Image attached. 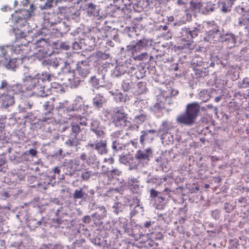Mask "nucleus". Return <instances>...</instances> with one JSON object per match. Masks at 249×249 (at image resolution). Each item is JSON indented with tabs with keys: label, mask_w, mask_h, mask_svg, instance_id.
Instances as JSON below:
<instances>
[{
	"label": "nucleus",
	"mask_w": 249,
	"mask_h": 249,
	"mask_svg": "<svg viewBox=\"0 0 249 249\" xmlns=\"http://www.w3.org/2000/svg\"><path fill=\"white\" fill-rule=\"evenodd\" d=\"M21 85H11L6 80H2L0 85V103L1 107L7 108L15 103L14 95L23 92Z\"/></svg>",
	"instance_id": "1"
},
{
	"label": "nucleus",
	"mask_w": 249,
	"mask_h": 249,
	"mask_svg": "<svg viewBox=\"0 0 249 249\" xmlns=\"http://www.w3.org/2000/svg\"><path fill=\"white\" fill-rule=\"evenodd\" d=\"M90 73V66L86 60L79 61L76 67L74 74H66L64 79L68 80L64 84L71 88H76L82 81V78L86 77Z\"/></svg>",
	"instance_id": "2"
},
{
	"label": "nucleus",
	"mask_w": 249,
	"mask_h": 249,
	"mask_svg": "<svg viewBox=\"0 0 249 249\" xmlns=\"http://www.w3.org/2000/svg\"><path fill=\"white\" fill-rule=\"evenodd\" d=\"M200 110L199 105L197 103L187 105L185 112L179 115L177 118V121L180 124L186 125H192L198 116Z\"/></svg>",
	"instance_id": "3"
},
{
	"label": "nucleus",
	"mask_w": 249,
	"mask_h": 249,
	"mask_svg": "<svg viewBox=\"0 0 249 249\" xmlns=\"http://www.w3.org/2000/svg\"><path fill=\"white\" fill-rule=\"evenodd\" d=\"M111 120L112 124L116 127L123 128L130 123L127 120V114L124 111L123 107H114L111 111Z\"/></svg>",
	"instance_id": "4"
},
{
	"label": "nucleus",
	"mask_w": 249,
	"mask_h": 249,
	"mask_svg": "<svg viewBox=\"0 0 249 249\" xmlns=\"http://www.w3.org/2000/svg\"><path fill=\"white\" fill-rule=\"evenodd\" d=\"M43 81L42 79L39 78V74H37L34 76L30 73H24V77L23 79V87L25 89L32 90L36 87L40 86V80Z\"/></svg>",
	"instance_id": "5"
},
{
	"label": "nucleus",
	"mask_w": 249,
	"mask_h": 249,
	"mask_svg": "<svg viewBox=\"0 0 249 249\" xmlns=\"http://www.w3.org/2000/svg\"><path fill=\"white\" fill-rule=\"evenodd\" d=\"M221 37L222 35L218 26L215 24H209V31L205 36V40L214 44L220 42Z\"/></svg>",
	"instance_id": "6"
},
{
	"label": "nucleus",
	"mask_w": 249,
	"mask_h": 249,
	"mask_svg": "<svg viewBox=\"0 0 249 249\" xmlns=\"http://www.w3.org/2000/svg\"><path fill=\"white\" fill-rule=\"evenodd\" d=\"M15 53L20 55L18 60H24L26 58L31 52L30 47L28 44H16L12 46L10 48Z\"/></svg>",
	"instance_id": "7"
},
{
	"label": "nucleus",
	"mask_w": 249,
	"mask_h": 249,
	"mask_svg": "<svg viewBox=\"0 0 249 249\" xmlns=\"http://www.w3.org/2000/svg\"><path fill=\"white\" fill-rule=\"evenodd\" d=\"M36 46L38 49L37 53H36L37 57L44 58L49 55L48 49L49 44L46 39L41 38L38 40Z\"/></svg>",
	"instance_id": "8"
},
{
	"label": "nucleus",
	"mask_w": 249,
	"mask_h": 249,
	"mask_svg": "<svg viewBox=\"0 0 249 249\" xmlns=\"http://www.w3.org/2000/svg\"><path fill=\"white\" fill-rule=\"evenodd\" d=\"M88 144L90 147L96 150L99 154L103 155L107 152L106 140L96 141L94 143L90 142Z\"/></svg>",
	"instance_id": "9"
},
{
	"label": "nucleus",
	"mask_w": 249,
	"mask_h": 249,
	"mask_svg": "<svg viewBox=\"0 0 249 249\" xmlns=\"http://www.w3.org/2000/svg\"><path fill=\"white\" fill-rule=\"evenodd\" d=\"M220 42L224 43L229 48H231L236 44V39L234 35L226 34L222 36Z\"/></svg>",
	"instance_id": "10"
},
{
	"label": "nucleus",
	"mask_w": 249,
	"mask_h": 249,
	"mask_svg": "<svg viewBox=\"0 0 249 249\" xmlns=\"http://www.w3.org/2000/svg\"><path fill=\"white\" fill-rule=\"evenodd\" d=\"M18 61L22 62V60H18V57L17 58L10 59L8 63L7 59L5 57L3 58L0 62V66L3 65L7 69H11L15 70V69L18 66Z\"/></svg>",
	"instance_id": "11"
},
{
	"label": "nucleus",
	"mask_w": 249,
	"mask_h": 249,
	"mask_svg": "<svg viewBox=\"0 0 249 249\" xmlns=\"http://www.w3.org/2000/svg\"><path fill=\"white\" fill-rule=\"evenodd\" d=\"M148 41L147 40L143 39L139 40L135 45L132 46L133 55L140 53L143 48L148 46Z\"/></svg>",
	"instance_id": "12"
},
{
	"label": "nucleus",
	"mask_w": 249,
	"mask_h": 249,
	"mask_svg": "<svg viewBox=\"0 0 249 249\" xmlns=\"http://www.w3.org/2000/svg\"><path fill=\"white\" fill-rule=\"evenodd\" d=\"M90 130L99 137L103 138L105 134V132L99 127L98 121H94L91 123Z\"/></svg>",
	"instance_id": "13"
},
{
	"label": "nucleus",
	"mask_w": 249,
	"mask_h": 249,
	"mask_svg": "<svg viewBox=\"0 0 249 249\" xmlns=\"http://www.w3.org/2000/svg\"><path fill=\"white\" fill-rule=\"evenodd\" d=\"M152 154V151L150 148L145 149L144 151L138 150L136 155L135 158L140 160H149V157Z\"/></svg>",
	"instance_id": "14"
},
{
	"label": "nucleus",
	"mask_w": 249,
	"mask_h": 249,
	"mask_svg": "<svg viewBox=\"0 0 249 249\" xmlns=\"http://www.w3.org/2000/svg\"><path fill=\"white\" fill-rule=\"evenodd\" d=\"M156 132L154 129H150L149 130L142 131V135L140 137V142L143 144L145 140H152L153 139V136H150L151 134H153Z\"/></svg>",
	"instance_id": "15"
},
{
	"label": "nucleus",
	"mask_w": 249,
	"mask_h": 249,
	"mask_svg": "<svg viewBox=\"0 0 249 249\" xmlns=\"http://www.w3.org/2000/svg\"><path fill=\"white\" fill-rule=\"evenodd\" d=\"M164 97L162 96H158L157 102L153 105L152 108L155 111H159L164 107V104L163 102Z\"/></svg>",
	"instance_id": "16"
},
{
	"label": "nucleus",
	"mask_w": 249,
	"mask_h": 249,
	"mask_svg": "<svg viewBox=\"0 0 249 249\" xmlns=\"http://www.w3.org/2000/svg\"><path fill=\"white\" fill-rule=\"evenodd\" d=\"M79 159L83 161H85L88 165L93 164L96 159L95 155L91 154L88 157L85 153H82L79 157Z\"/></svg>",
	"instance_id": "17"
},
{
	"label": "nucleus",
	"mask_w": 249,
	"mask_h": 249,
	"mask_svg": "<svg viewBox=\"0 0 249 249\" xmlns=\"http://www.w3.org/2000/svg\"><path fill=\"white\" fill-rule=\"evenodd\" d=\"M86 10L88 15L90 16H98L99 14L98 10L96 8V5L92 3H89L87 4Z\"/></svg>",
	"instance_id": "18"
},
{
	"label": "nucleus",
	"mask_w": 249,
	"mask_h": 249,
	"mask_svg": "<svg viewBox=\"0 0 249 249\" xmlns=\"http://www.w3.org/2000/svg\"><path fill=\"white\" fill-rule=\"evenodd\" d=\"M105 166H102V171L104 174H107L109 178H114L120 175L121 172L117 169H112L110 171L104 170Z\"/></svg>",
	"instance_id": "19"
},
{
	"label": "nucleus",
	"mask_w": 249,
	"mask_h": 249,
	"mask_svg": "<svg viewBox=\"0 0 249 249\" xmlns=\"http://www.w3.org/2000/svg\"><path fill=\"white\" fill-rule=\"evenodd\" d=\"M105 101L104 97L99 93L97 94L93 98L94 105L98 107H101Z\"/></svg>",
	"instance_id": "20"
},
{
	"label": "nucleus",
	"mask_w": 249,
	"mask_h": 249,
	"mask_svg": "<svg viewBox=\"0 0 249 249\" xmlns=\"http://www.w3.org/2000/svg\"><path fill=\"white\" fill-rule=\"evenodd\" d=\"M249 24V14H243L239 18L238 25L239 26H246Z\"/></svg>",
	"instance_id": "21"
},
{
	"label": "nucleus",
	"mask_w": 249,
	"mask_h": 249,
	"mask_svg": "<svg viewBox=\"0 0 249 249\" xmlns=\"http://www.w3.org/2000/svg\"><path fill=\"white\" fill-rule=\"evenodd\" d=\"M78 138L73 135H70L69 139L66 141L65 144L69 146H76L78 144Z\"/></svg>",
	"instance_id": "22"
},
{
	"label": "nucleus",
	"mask_w": 249,
	"mask_h": 249,
	"mask_svg": "<svg viewBox=\"0 0 249 249\" xmlns=\"http://www.w3.org/2000/svg\"><path fill=\"white\" fill-rule=\"evenodd\" d=\"M42 120L43 122H46L48 123L52 122L54 120L52 111H47L45 112L42 116Z\"/></svg>",
	"instance_id": "23"
},
{
	"label": "nucleus",
	"mask_w": 249,
	"mask_h": 249,
	"mask_svg": "<svg viewBox=\"0 0 249 249\" xmlns=\"http://www.w3.org/2000/svg\"><path fill=\"white\" fill-rule=\"evenodd\" d=\"M81 129L78 124L75 123H71V135L77 137L78 134L81 131Z\"/></svg>",
	"instance_id": "24"
},
{
	"label": "nucleus",
	"mask_w": 249,
	"mask_h": 249,
	"mask_svg": "<svg viewBox=\"0 0 249 249\" xmlns=\"http://www.w3.org/2000/svg\"><path fill=\"white\" fill-rule=\"evenodd\" d=\"M42 224V221L41 220L36 221V218L31 219L29 221L28 227L30 229H34L40 226Z\"/></svg>",
	"instance_id": "25"
},
{
	"label": "nucleus",
	"mask_w": 249,
	"mask_h": 249,
	"mask_svg": "<svg viewBox=\"0 0 249 249\" xmlns=\"http://www.w3.org/2000/svg\"><path fill=\"white\" fill-rule=\"evenodd\" d=\"M201 7V3L199 1L194 0H192L190 1V8L192 10L200 9Z\"/></svg>",
	"instance_id": "26"
},
{
	"label": "nucleus",
	"mask_w": 249,
	"mask_h": 249,
	"mask_svg": "<svg viewBox=\"0 0 249 249\" xmlns=\"http://www.w3.org/2000/svg\"><path fill=\"white\" fill-rule=\"evenodd\" d=\"M84 196L83 189L81 188L80 190H75L73 194V198L74 199L82 198Z\"/></svg>",
	"instance_id": "27"
},
{
	"label": "nucleus",
	"mask_w": 249,
	"mask_h": 249,
	"mask_svg": "<svg viewBox=\"0 0 249 249\" xmlns=\"http://www.w3.org/2000/svg\"><path fill=\"white\" fill-rule=\"evenodd\" d=\"M183 41L184 42L183 45L178 46V49H184L188 48L190 50H192L193 49V47L192 46L193 42H191V41H188V40L185 41L184 40H183Z\"/></svg>",
	"instance_id": "28"
},
{
	"label": "nucleus",
	"mask_w": 249,
	"mask_h": 249,
	"mask_svg": "<svg viewBox=\"0 0 249 249\" xmlns=\"http://www.w3.org/2000/svg\"><path fill=\"white\" fill-rule=\"evenodd\" d=\"M87 120L86 118L82 116H78L76 117V124H78L79 125L81 124L82 125H87Z\"/></svg>",
	"instance_id": "29"
},
{
	"label": "nucleus",
	"mask_w": 249,
	"mask_h": 249,
	"mask_svg": "<svg viewBox=\"0 0 249 249\" xmlns=\"http://www.w3.org/2000/svg\"><path fill=\"white\" fill-rule=\"evenodd\" d=\"M95 173H92L91 171H86L82 173L81 178L85 180H88L91 176L94 175Z\"/></svg>",
	"instance_id": "30"
},
{
	"label": "nucleus",
	"mask_w": 249,
	"mask_h": 249,
	"mask_svg": "<svg viewBox=\"0 0 249 249\" xmlns=\"http://www.w3.org/2000/svg\"><path fill=\"white\" fill-rule=\"evenodd\" d=\"M135 59L138 60H142L143 59H146L147 57V53L145 52L141 53L140 54L137 53L133 55Z\"/></svg>",
	"instance_id": "31"
},
{
	"label": "nucleus",
	"mask_w": 249,
	"mask_h": 249,
	"mask_svg": "<svg viewBox=\"0 0 249 249\" xmlns=\"http://www.w3.org/2000/svg\"><path fill=\"white\" fill-rule=\"evenodd\" d=\"M115 98L117 100L121 102H124L126 100L125 97L121 92L117 93Z\"/></svg>",
	"instance_id": "32"
},
{
	"label": "nucleus",
	"mask_w": 249,
	"mask_h": 249,
	"mask_svg": "<svg viewBox=\"0 0 249 249\" xmlns=\"http://www.w3.org/2000/svg\"><path fill=\"white\" fill-rule=\"evenodd\" d=\"M172 126L171 124H169L167 122H164L162 124V131L163 132L167 133L168 130L171 129Z\"/></svg>",
	"instance_id": "33"
},
{
	"label": "nucleus",
	"mask_w": 249,
	"mask_h": 249,
	"mask_svg": "<svg viewBox=\"0 0 249 249\" xmlns=\"http://www.w3.org/2000/svg\"><path fill=\"white\" fill-rule=\"evenodd\" d=\"M45 109L47 111H53V106L51 104V102L47 101L45 102L44 105Z\"/></svg>",
	"instance_id": "34"
},
{
	"label": "nucleus",
	"mask_w": 249,
	"mask_h": 249,
	"mask_svg": "<svg viewBox=\"0 0 249 249\" xmlns=\"http://www.w3.org/2000/svg\"><path fill=\"white\" fill-rule=\"evenodd\" d=\"M147 119V116L146 114H142L140 115H138L135 117V119L138 120L141 122H144Z\"/></svg>",
	"instance_id": "35"
},
{
	"label": "nucleus",
	"mask_w": 249,
	"mask_h": 249,
	"mask_svg": "<svg viewBox=\"0 0 249 249\" xmlns=\"http://www.w3.org/2000/svg\"><path fill=\"white\" fill-rule=\"evenodd\" d=\"M98 209H99V210L100 211V212H101V216H100L102 217V218H104V217H106L107 216V213L106 208L104 206H102V207H99Z\"/></svg>",
	"instance_id": "36"
},
{
	"label": "nucleus",
	"mask_w": 249,
	"mask_h": 249,
	"mask_svg": "<svg viewBox=\"0 0 249 249\" xmlns=\"http://www.w3.org/2000/svg\"><path fill=\"white\" fill-rule=\"evenodd\" d=\"M119 203L117 202L115 203V205L113 206V211L116 214H118L120 211V209L121 207L119 206Z\"/></svg>",
	"instance_id": "37"
},
{
	"label": "nucleus",
	"mask_w": 249,
	"mask_h": 249,
	"mask_svg": "<svg viewBox=\"0 0 249 249\" xmlns=\"http://www.w3.org/2000/svg\"><path fill=\"white\" fill-rule=\"evenodd\" d=\"M168 90L170 91L171 96H176L178 93V90L173 89L171 87H169V89H168Z\"/></svg>",
	"instance_id": "38"
},
{
	"label": "nucleus",
	"mask_w": 249,
	"mask_h": 249,
	"mask_svg": "<svg viewBox=\"0 0 249 249\" xmlns=\"http://www.w3.org/2000/svg\"><path fill=\"white\" fill-rule=\"evenodd\" d=\"M59 46L61 48H62L65 50H68L70 48L69 45L65 42H61L60 43Z\"/></svg>",
	"instance_id": "39"
},
{
	"label": "nucleus",
	"mask_w": 249,
	"mask_h": 249,
	"mask_svg": "<svg viewBox=\"0 0 249 249\" xmlns=\"http://www.w3.org/2000/svg\"><path fill=\"white\" fill-rule=\"evenodd\" d=\"M122 87L125 91H127L130 88L129 83L126 82H123Z\"/></svg>",
	"instance_id": "40"
},
{
	"label": "nucleus",
	"mask_w": 249,
	"mask_h": 249,
	"mask_svg": "<svg viewBox=\"0 0 249 249\" xmlns=\"http://www.w3.org/2000/svg\"><path fill=\"white\" fill-rule=\"evenodd\" d=\"M37 153V152L35 149H30L28 151L29 154L31 155L32 157H36Z\"/></svg>",
	"instance_id": "41"
},
{
	"label": "nucleus",
	"mask_w": 249,
	"mask_h": 249,
	"mask_svg": "<svg viewBox=\"0 0 249 249\" xmlns=\"http://www.w3.org/2000/svg\"><path fill=\"white\" fill-rule=\"evenodd\" d=\"M159 193V192L156 191L154 189H151L150 190V196L151 197H154L158 196V194Z\"/></svg>",
	"instance_id": "42"
},
{
	"label": "nucleus",
	"mask_w": 249,
	"mask_h": 249,
	"mask_svg": "<svg viewBox=\"0 0 249 249\" xmlns=\"http://www.w3.org/2000/svg\"><path fill=\"white\" fill-rule=\"evenodd\" d=\"M78 108H79V107H76V105L73 104L72 107H68L67 110L69 111L78 110Z\"/></svg>",
	"instance_id": "43"
},
{
	"label": "nucleus",
	"mask_w": 249,
	"mask_h": 249,
	"mask_svg": "<svg viewBox=\"0 0 249 249\" xmlns=\"http://www.w3.org/2000/svg\"><path fill=\"white\" fill-rule=\"evenodd\" d=\"M61 87V85L57 83L53 82L51 83V88L53 89H58Z\"/></svg>",
	"instance_id": "44"
},
{
	"label": "nucleus",
	"mask_w": 249,
	"mask_h": 249,
	"mask_svg": "<svg viewBox=\"0 0 249 249\" xmlns=\"http://www.w3.org/2000/svg\"><path fill=\"white\" fill-rule=\"evenodd\" d=\"M84 223H89L90 221V217L89 215L85 216L82 219Z\"/></svg>",
	"instance_id": "45"
},
{
	"label": "nucleus",
	"mask_w": 249,
	"mask_h": 249,
	"mask_svg": "<svg viewBox=\"0 0 249 249\" xmlns=\"http://www.w3.org/2000/svg\"><path fill=\"white\" fill-rule=\"evenodd\" d=\"M104 161L108 162L109 164H112L114 162V160L113 158L111 157L108 159H105Z\"/></svg>",
	"instance_id": "46"
},
{
	"label": "nucleus",
	"mask_w": 249,
	"mask_h": 249,
	"mask_svg": "<svg viewBox=\"0 0 249 249\" xmlns=\"http://www.w3.org/2000/svg\"><path fill=\"white\" fill-rule=\"evenodd\" d=\"M213 105L209 104V105H206L205 107H203L202 108V110H203L204 109H205V110H206V109H213Z\"/></svg>",
	"instance_id": "47"
},
{
	"label": "nucleus",
	"mask_w": 249,
	"mask_h": 249,
	"mask_svg": "<svg viewBox=\"0 0 249 249\" xmlns=\"http://www.w3.org/2000/svg\"><path fill=\"white\" fill-rule=\"evenodd\" d=\"M53 172L54 174H57L58 175H59L60 173V170L58 167H55L53 169Z\"/></svg>",
	"instance_id": "48"
},
{
	"label": "nucleus",
	"mask_w": 249,
	"mask_h": 249,
	"mask_svg": "<svg viewBox=\"0 0 249 249\" xmlns=\"http://www.w3.org/2000/svg\"><path fill=\"white\" fill-rule=\"evenodd\" d=\"M151 224H152L151 221H146L144 224V227L146 228H149L150 226V225H151Z\"/></svg>",
	"instance_id": "49"
},
{
	"label": "nucleus",
	"mask_w": 249,
	"mask_h": 249,
	"mask_svg": "<svg viewBox=\"0 0 249 249\" xmlns=\"http://www.w3.org/2000/svg\"><path fill=\"white\" fill-rule=\"evenodd\" d=\"M130 70H131V72H132L133 71H135L136 70V68L135 67H133V66H132L130 67Z\"/></svg>",
	"instance_id": "50"
},
{
	"label": "nucleus",
	"mask_w": 249,
	"mask_h": 249,
	"mask_svg": "<svg viewBox=\"0 0 249 249\" xmlns=\"http://www.w3.org/2000/svg\"><path fill=\"white\" fill-rule=\"evenodd\" d=\"M75 164H76L78 165H80V161L79 160H75Z\"/></svg>",
	"instance_id": "51"
},
{
	"label": "nucleus",
	"mask_w": 249,
	"mask_h": 249,
	"mask_svg": "<svg viewBox=\"0 0 249 249\" xmlns=\"http://www.w3.org/2000/svg\"><path fill=\"white\" fill-rule=\"evenodd\" d=\"M193 32L194 31H190L189 33H190V35L192 37H193Z\"/></svg>",
	"instance_id": "52"
},
{
	"label": "nucleus",
	"mask_w": 249,
	"mask_h": 249,
	"mask_svg": "<svg viewBox=\"0 0 249 249\" xmlns=\"http://www.w3.org/2000/svg\"><path fill=\"white\" fill-rule=\"evenodd\" d=\"M132 143L133 145H134V146L135 145V146L136 147H137V145H137V142H136V143H135V142H132Z\"/></svg>",
	"instance_id": "53"
},
{
	"label": "nucleus",
	"mask_w": 249,
	"mask_h": 249,
	"mask_svg": "<svg viewBox=\"0 0 249 249\" xmlns=\"http://www.w3.org/2000/svg\"><path fill=\"white\" fill-rule=\"evenodd\" d=\"M135 127L137 130H138L139 128V126L138 125H135L134 127Z\"/></svg>",
	"instance_id": "54"
},
{
	"label": "nucleus",
	"mask_w": 249,
	"mask_h": 249,
	"mask_svg": "<svg viewBox=\"0 0 249 249\" xmlns=\"http://www.w3.org/2000/svg\"><path fill=\"white\" fill-rule=\"evenodd\" d=\"M215 101L216 102H218V101H219V98H217V97L215 98Z\"/></svg>",
	"instance_id": "55"
},
{
	"label": "nucleus",
	"mask_w": 249,
	"mask_h": 249,
	"mask_svg": "<svg viewBox=\"0 0 249 249\" xmlns=\"http://www.w3.org/2000/svg\"><path fill=\"white\" fill-rule=\"evenodd\" d=\"M23 19V18H22V17H18V19L21 20V19Z\"/></svg>",
	"instance_id": "56"
},
{
	"label": "nucleus",
	"mask_w": 249,
	"mask_h": 249,
	"mask_svg": "<svg viewBox=\"0 0 249 249\" xmlns=\"http://www.w3.org/2000/svg\"><path fill=\"white\" fill-rule=\"evenodd\" d=\"M94 79H95V80H96V78H95V77H91V80H92V81H93Z\"/></svg>",
	"instance_id": "57"
},
{
	"label": "nucleus",
	"mask_w": 249,
	"mask_h": 249,
	"mask_svg": "<svg viewBox=\"0 0 249 249\" xmlns=\"http://www.w3.org/2000/svg\"><path fill=\"white\" fill-rule=\"evenodd\" d=\"M29 108H31L32 107V105L29 104Z\"/></svg>",
	"instance_id": "58"
},
{
	"label": "nucleus",
	"mask_w": 249,
	"mask_h": 249,
	"mask_svg": "<svg viewBox=\"0 0 249 249\" xmlns=\"http://www.w3.org/2000/svg\"><path fill=\"white\" fill-rule=\"evenodd\" d=\"M208 186H209V185H205V187H206V188H208Z\"/></svg>",
	"instance_id": "59"
},
{
	"label": "nucleus",
	"mask_w": 249,
	"mask_h": 249,
	"mask_svg": "<svg viewBox=\"0 0 249 249\" xmlns=\"http://www.w3.org/2000/svg\"><path fill=\"white\" fill-rule=\"evenodd\" d=\"M59 108H63V107H61V105H60V106H59Z\"/></svg>",
	"instance_id": "60"
},
{
	"label": "nucleus",
	"mask_w": 249,
	"mask_h": 249,
	"mask_svg": "<svg viewBox=\"0 0 249 249\" xmlns=\"http://www.w3.org/2000/svg\"><path fill=\"white\" fill-rule=\"evenodd\" d=\"M3 54L4 56L6 55V54H5L4 52H3Z\"/></svg>",
	"instance_id": "61"
},
{
	"label": "nucleus",
	"mask_w": 249,
	"mask_h": 249,
	"mask_svg": "<svg viewBox=\"0 0 249 249\" xmlns=\"http://www.w3.org/2000/svg\"><path fill=\"white\" fill-rule=\"evenodd\" d=\"M41 96H46V95L41 94Z\"/></svg>",
	"instance_id": "62"
},
{
	"label": "nucleus",
	"mask_w": 249,
	"mask_h": 249,
	"mask_svg": "<svg viewBox=\"0 0 249 249\" xmlns=\"http://www.w3.org/2000/svg\"><path fill=\"white\" fill-rule=\"evenodd\" d=\"M35 224H36V223H33L32 224V225H35Z\"/></svg>",
	"instance_id": "63"
}]
</instances>
